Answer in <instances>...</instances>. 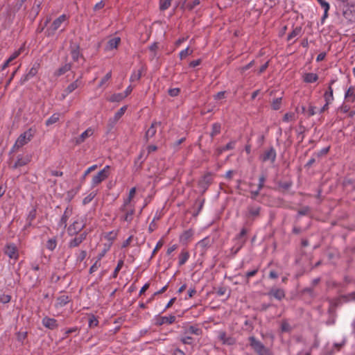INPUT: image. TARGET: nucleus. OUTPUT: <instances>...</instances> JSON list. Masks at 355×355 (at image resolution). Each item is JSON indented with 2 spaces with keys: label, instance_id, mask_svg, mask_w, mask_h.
Returning a JSON list of instances; mask_svg holds the SVG:
<instances>
[{
  "label": "nucleus",
  "instance_id": "obj_1",
  "mask_svg": "<svg viewBox=\"0 0 355 355\" xmlns=\"http://www.w3.org/2000/svg\"><path fill=\"white\" fill-rule=\"evenodd\" d=\"M34 135L35 130L32 128H29L28 130L21 134L13 145L11 149V153L15 152V150L28 144L33 139Z\"/></svg>",
  "mask_w": 355,
  "mask_h": 355
},
{
  "label": "nucleus",
  "instance_id": "obj_2",
  "mask_svg": "<svg viewBox=\"0 0 355 355\" xmlns=\"http://www.w3.org/2000/svg\"><path fill=\"white\" fill-rule=\"evenodd\" d=\"M249 341L250 345L257 355H273L270 349L265 347L262 343L256 339L254 336H250Z\"/></svg>",
  "mask_w": 355,
  "mask_h": 355
},
{
  "label": "nucleus",
  "instance_id": "obj_3",
  "mask_svg": "<svg viewBox=\"0 0 355 355\" xmlns=\"http://www.w3.org/2000/svg\"><path fill=\"white\" fill-rule=\"evenodd\" d=\"M67 20L68 17L65 14L59 16L52 22L51 26L47 28L46 31H45L46 36L49 37L54 35L56 31L61 28L62 25Z\"/></svg>",
  "mask_w": 355,
  "mask_h": 355
},
{
  "label": "nucleus",
  "instance_id": "obj_4",
  "mask_svg": "<svg viewBox=\"0 0 355 355\" xmlns=\"http://www.w3.org/2000/svg\"><path fill=\"white\" fill-rule=\"evenodd\" d=\"M110 166L106 165L102 170L98 172L97 174L93 176L91 186L92 188L96 187L103 181L106 180L110 175Z\"/></svg>",
  "mask_w": 355,
  "mask_h": 355
},
{
  "label": "nucleus",
  "instance_id": "obj_5",
  "mask_svg": "<svg viewBox=\"0 0 355 355\" xmlns=\"http://www.w3.org/2000/svg\"><path fill=\"white\" fill-rule=\"evenodd\" d=\"M120 210L123 213V216L121 217V219L129 223H131L135 214V204L126 205L125 203H123Z\"/></svg>",
  "mask_w": 355,
  "mask_h": 355
},
{
  "label": "nucleus",
  "instance_id": "obj_6",
  "mask_svg": "<svg viewBox=\"0 0 355 355\" xmlns=\"http://www.w3.org/2000/svg\"><path fill=\"white\" fill-rule=\"evenodd\" d=\"M85 227V223L83 219H76L67 228V234L71 236L78 234Z\"/></svg>",
  "mask_w": 355,
  "mask_h": 355
},
{
  "label": "nucleus",
  "instance_id": "obj_7",
  "mask_svg": "<svg viewBox=\"0 0 355 355\" xmlns=\"http://www.w3.org/2000/svg\"><path fill=\"white\" fill-rule=\"evenodd\" d=\"M343 15L347 21H355V3L352 2L343 9Z\"/></svg>",
  "mask_w": 355,
  "mask_h": 355
},
{
  "label": "nucleus",
  "instance_id": "obj_8",
  "mask_svg": "<svg viewBox=\"0 0 355 355\" xmlns=\"http://www.w3.org/2000/svg\"><path fill=\"white\" fill-rule=\"evenodd\" d=\"M4 253L11 259L15 261L19 259V250L14 243H8L4 248Z\"/></svg>",
  "mask_w": 355,
  "mask_h": 355
},
{
  "label": "nucleus",
  "instance_id": "obj_9",
  "mask_svg": "<svg viewBox=\"0 0 355 355\" xmlns=\"http://www.w3.org/2000/svg\"><path fill=\"white\" fill-rule=\"evenodd\" d=\"M87 232L86 231L75 235V237L70 239L68 242V247L69 248H73L78 247L86 239Z\"/></svg>",
  "mask_w": 355,
  "mask_h": 355
},
{
  "label": "nucleus",
  "instance_id": "obj_10",
  "mask_svg": "<svg viewBox=\"0 0 355 355\" xmlns=\"http://www.w3.org/2000/svg\"><path fill=\"white\" fill-rule=\"evenodd\" d=\"M81 78H82V76H80L75 81H73V83H70L67 86V87L64 90V92L62 94V99H64L67 96H68L69 94L73 92L78 87L81 86V85H82Z\"/></svg>",
  "mask_w": 355,
  "mask_h": 355
},
{
  "label": "nucleus",
  "instance_id": "obj_11",
  "mask_svg": "<svg viewBox=\"0 0 355 355\" xmlns=\"http://www.w3.org/2000/svg\"><path fill=\"white\" fill-rule=\"evenodd\" d=\"M277 157V153L273 147H270L269 149L266 150L263 155L261 156V160L263 162L270 161L271 163H274L275 162Z\"/></svg>",
  "mask_w": 355,
  "mask_h": 355
},
{
  "label": "nucleus",
  "instance_id": "obj_12",
  "mask_svg": "<svg viewBox=\"0 0 355 355\" xmlns=\"http://www.w3.org/2000/svg\"><path fill=\"white\" fill-rule=\"evenodd\" d=\"M212 182L211 176L209 173L204 175L201 180L198 182V187L202 190V192L204 193L207 189L208 187L211 184Z\"/></svg>",
  "mask_w": 355,
  "mask_h": 355
},
{
  "label": "nucleus",
  "instance_id": "obj_13",
  "mask_svg": "<svg viewBox=\"0 0 355 355\" xmlns=\"http://www.w3.org/2000/svg\"><path fill=\"white\" fill-rule=\"evenodd\" d=\"M211 239L209 236H207L198 241L196 244V246L200 249L201 254H204L207 250L211 245Z\"/></svg>",
  "mask_w": 355,
  "mask_h": 355
},
{
  "label": "nucleus",
  "instance_id": "obj_14",
  "mask_svg": "<svg viewBox=\"0 0 355 355\" xmlns=\"http://www.w3.org/2000/svg\"><path fill=\"white\" fill-rule=\"evenodd\" d=\"M42 323L43 326L51 330L55 329L58 327V321L55 318H49L48 316H46L42 319Z\"/></svg>",
  "mask_w": 355,
  "mask_h": 355
},
{
  "label": "nucleus",
  "instance_id": "obj_15",
  "mask_svg": "<svg viewBox=\"0 0 355 355\" xmlns=\"http://www.w3.org/2000/svg\"><path fill=\"white\" fill-rule=\"evenodd\" d=\"M268 295L273 297L278 300H282L286 296L285 291L282 288H272L268 293Z\"/></svg>",
  "mask_w": 355,
  "mask_h": 355
},
{
  "label": "nucleus",
  "instance_id": "obj_16",
  "mask_svg": "<svg viewBox=\"0 0 355 355\" xmlns=\"http://www.w3.org/2000/svg\"><path fill=\"white\" fill-rule=\"evenodd\" d=\"M218 337L223 345H232L236 343L234 338L231 336H227L226 332L224 331H218Z\"/></svg>",
  "mask_w": 355,
  "mask_h": 355
},
{
  "label": "nucleus",
  "instance_id": "obj_17",
  "mask_svg": "<svg viewBox=\"0 0 355 355\" xmlns=\"http://www.w3.org/2000/svg\"><path fill=\"white\" fill-rule=\"evenodd\" d=\"M161 125L160 122L153 121L149 128L146 130L145 137L147 141L153 137L157 132V128Z\"/></svg>",
  "mask_w": 355,
  "mask_h": 355
},
{
  "label": "nucleus",
  "instance_id": "obj_18",
  "mask_svg": "<svg viewBox=\"0 0 355 355\" xmlns=\"http://www.w3.org/2000/svg\"><path fill=\"white\" fill-rule=\"evenodd\" d=\"M72 214V209L69 207H67V209L64 210V214L60 218V220L59 222V225L60 227H63V228H66L67 220H69V217Z\"/></svg>",
  "mask_w": 355,
  "mask_h": 355
},
{
  "label": "nucleus",
  "instance_id": "obj_19",
  "mask_svg": "<svg viewBox=\"0 0 355 355\" xmlns=\"http://www.w3.org/2000/svg\"><path fill=\"white\" fill-rule=\"evenodd\" d=\"M175 321V315H169V316H162L158 318L155 322L156 325L161 326L164 324H173Z\"/></svg>",
  "mask_w": 355,
  "mask_h": 355
},
{
  "label": "nucleus",
  "instance_id": "obj_20",
  "mask_svg": "<svg viewBox=\"0 0 355 355\" xmlns=\"http://www.w3.org/2000/svg\"><path fill=\"white\" fill-rule=\"evenodd\" d=\"M320 6L324 9V14L321 18V23L324 24L325 19L328 17V12L330 8L329 3L324 0H317Z\"/></svg>",
  "mask_w": 355,
  "mask_h": 355
},
{
  "label": "nucleus",
  "instance_id": "obj_21",
  "mask_svg": "<svg viewBox=\"0 0 355 355\" xmlns=\"http://www.w3.org/2000/svg\"><path fill=\"white\" fill-rule=\"evenodd\" d=\"M302 80L306 83H313L318 80V76L315 73H305L302 76Z\"/></svg>",
  "mask_w": 355,
  "mask_h": 355
},
{
  "label": "nucleus",
  "instance_id": "obj_22",
  "mask_svg": "<svg viewBox=\"0 0 355 355\" xmlns=\"http://www.w3.org/2000/svg\"><path fill=\"white\" fill-rule=\"evenodd\" d=\"M323 96L327 104H331L334 101L333 87L328 86L327 90L324 92Z\"/></svg>",
  "mask_w": 355,
  "mask_h": 355
},
{
  "label": "nucleus",
  "instance_id": "obj_23",
  "mask_svg": "<svg viewBox=\"0 0 355 355\" xmlns=\"http://www.w3.org/2000/svg\"><path fill=\"white\" fill-rule=\"evenodd\" d=\"M190 254L186 250H182L178 256V265L180 266L184 265L189 259Z\"/></svg>",
  "mask_w": 355,
  "mask_h": 355
},
{
  "label": "nucleus",
  "instance_id": "obj_24",
  "mask_svg": "<svg viewBox=\"0 0 355 355\" xmlns=\"http://www.w3.org/2000/svg\"><path fill=\"white\" fill-rule=\"evenodd\" d=\"M193 236V231L191 229L184 231L180 237V241L182 243H187L191 241Z\"/></svg>",
  "mask_w": 355,
  "mask_h": 355
},
{
  "label": "nucleus",
  "instance_id": "obj_25",
  "mask_svg": "<svg viewBox=\"0 0 355 355\" xmlns=\"http://www.w3.org/2000/svg\"><path fill=\"white\" fill-rule=\"evenodd\" d=\"M261 207L259 206H249L248 207V216L254 218L259 216Z\"/></svg>",
  "mask_w": 355,
  "mask_h": 355
},
{
  "label": "nucleus",
  "instance_id": "obj_26",
  "mask_svg": "<svg viewBox=\"0 0 355 355\" xmlns=\"http://www.w3.org/2000/svg\"><path fill=\"white\" fill-rule=\"evenodd\" d=\"M120 42H121V38L119 37H115L111 38L107 42L106 49L107 50H112V49H116L118 45L119 44Z\"/></svg>",
  "mask_w": 355,
  "mask_h": 355
},
{
  "label": "nucleus",
  "instance_id": "obj_27",
  "mask_svg": "<svg viewBox=\"0 0 355 355\" xmlns=\"http://www.w3.org/2000/svg\"><path fill=\"white\" fill-rule=\"evenodd\" d=\"M30 162V158L28 157H22L21 156H18L17 159L15 164L13 165L14 168H17L20 166H25Z\"/></svg>",
  "mask_w": 355,
  "mask_h": 355
},
{
  "label": "nucleus",
  "instance_id": "obj_28",
  "mask_svg": "<svg viewBox=\"0 0 355 355\" xmlns=\"http://www.w3.org/2000/svg\"><path fill=\"white\" fill-rule=\"evenodd\" d=\"M93 133H94V130L91 128H87L78 138L77 143L80 144V143L83 142L87 138L92 136L93 135Z\"/></svg>",
  "mask_w": 355,
  "mask_h": 355
},
{
  "label": "nucleus",
  "instance_id": "obj_29",
  "mask_svg": "<svg viewBox=\"0 0 355 355\" xmlns=\"http://www.w3.org/2000/svg\"><path fill=\"white\" fill-rule=\"evenodd\" d=\"M345 98L348 101L354 103L355 101V92L353 87H349L345 93Z\"/></svg>",
  "mask_w": 355,
  "mask_h": 355
},
{
  "label": "nucleus",
  "instance_id": "obj_30",
  "mask_svg": "<svg viewBox=\"0 0 355 355\" xmlns=\"http://www.w3.org/2000/svg\"><path fill=\"white\" fill-rule=\"evenodd\" d=\"M69 302V297L67 295H63L57 298L55 306L56 307H62L65 306Z\"/></svg>",
  "mask_w": 355,
  "mask_h": 355
},
{
  "label": "nucleus",
  "instance_id": "obj_31",
  "mask_svg": "<svg viewBox=\"0 0 355 355\" xmlns=\"http://www.w3.org/2000/svg\"><path fill=\"white\" fill-rule=\"evenodd\" d=\"M127 109L126 106H123L121 107L114 114L113 119H110L113 123H116L121 117L124 114L125 110Z\"/></svg>",
  "mask_w": 355,
  "mask_h": 355
},
{
  "label": "nucleus",
  "instance_id": "obj_32",
  "mask_svg": "<svg viewBox=\"0 0 355 355\" xmlns=\"http://www.w3.org/2000/svg\"><path fill=\"white\" fill-rule=\"evenodd\" d=\"M60 114L54 113L45 122L46 126H49L57 123L60 119Z\"/></svg>",
  "mask_w": 355,
  "mask_h": 355
},
{
  "label": "nucleus",
  "instance_id": "obj_33",
  "mask_svg": "<svg viewBox=\"0 0 355 355\" xmlns=\"http://www.w3.org/2000/svg\"><path fill=\"white\" fill-rule=\"evenodd\" d=\"M135 193H136V188L132 187V189H130L128 197L126 198H125L123 200V203H125L126 205L133 204L132 202V201L135 196Z\"/></svg>",
  "mask_w": 355,
  "mask_h": 355
},
{
  "label": "nucleus",
  "instance_id": "obj_34",
  "mask_svg": "<svg viewBox=\"0 0 355 355\" xmlns=\"http://www.w3.org/2000/svg\"><path fill=\"white\" fill-rule=\"evenodd\" d=\"M125 98V95H123V94L117 93V94H112L109 98V101L110 102H119V101H121Z\"/></svg>",
  "mask_w": 355,
  "mask_h": 355
},
{
  "label": "nucleus",
  "instance_id": "obj_35",
  "mask_svg": "<svg viewBox=\"0 0 355 355\" xmlns=\"http://www.w3.org/2000/svg\"><path fill=\"white\" fill-rule=\"evenodd\" d=\"M71 68V65L70 63H67L64 66L61 67L56 71L57 76H61L65 73L67 71H69Z\"/></svg>",
  "mask_w": 355,
  "mask_h": 355
},
{
  "label": "nucleus",
  "instance_id": "obj_36",
  "mask_svg": "<svg viewBox=\"0 0 355 355\" xmlns=\"http://www.w3.org/2000/svg\"><path fill=\"white\" fill-rule=\"evenodd\" d=\"M39 69L40 64L38 63H35L27 73L28 76H30L31 78L34 77L37 73Z\"/></svg>",
  "mask_w": 355,
  "mask_h": 355
},
{
  "label": "nucleus",
  "instance_id": "obj_37",
  "mask_svg": "<svg viewBox=\"0 0 355 355\" xmlns=\"http://www.w3.org/2000/svg\"><path fill=\"white\" fill-rule=\"evenodd\" d=\"M86 257H87V251L86 250H79L76 253V263H80L86 258Z\"/></svg>",
  "mask_w": 355,
  "mask_h": 355
},
{
  "label": "nucleus",
  "instance_id": "obj_38",
  "mask_svg": "<svg viewBox=\"0 0 355 355\" xmlns=\"http://www.w3.org/2000/svg\"><path fill=\"white\" fill-rule=\"evenodd\" d=\"M221 125L218 123H214L212 125V130L211 132V137H214L216 135H218L220 132Z\"/></svg>",
  "mask_w": 355,
  "mask_h": 355
},
{
  "label": "nucleus",
  "instance_id": "obj_39",
  "mask_svg": "<svg viewBox=\"0 0 355 355\" xmlns=\"http://www.w3.org/2000/svg\"><path fill=\"white\" fill-rule=\"evenodd\" d=\"M46 248L53 251L57 246V241L55 238L49 239L46 242Z\"/></svg>",
  "mask_w": 355,
  "mask_h": 355
},
{
  "label": "nucleus",
  "instance_id": "obj_40",
  "mask_svg": "<svg viewBox=\"0 0 355 355\" xmlns=\"http://www.w3.org/2000/svg\"><path fill=\"white\" fill-rule=\"evenodd\" d=\"M36 217V210L35 209H32L28 216H27V224H26V227H29L31 225V223L32 222L35 220Z\"/></svg>",
  "mask_w": 355,
  "mask_h": 355
},
{
  "label": "nucleus",
  "instance_id": "obj_41",
  "mask_svg": "<svg viewBox=\"0 0 355 355\" xmlns=\"http://www.w3.org/2000/svg\"><path fill=\"white\" fill-rule=\"evenodd\" d=\"M295 120V114L294 112H287L284 114L283 117V121L284 122H291L294 121Z\"/></svg>",
  "mask_w": 355,
  "mask_h": 355
},
{
  "label": "nucleus",
  "instance_id": "obj_42",
  "mask_svg": "<svg viewBox=\"0 0 355 355\" xmlns=\"http://www.w3.org/2000/svg\"><path fill=\"white\" fill-rule=\"evenodd\" d=\"M97 193L96 191H92L90 193H89L84 199L83 200V204L84 205L89 203L96 196Z\"/></svg>",
  "mask_w": 355,
  "mask_h": 355
},
{
  "label": "nucleus",
  "instance_id": "obj_43",
  "mask_svg": "<svg viewBox=\"0 0 355 355\" xmlns=\"http://www.w3.org/2000/svg\"><path fill=\"white\" fill-rule=\"evenodd\" d=\"M141 76V70L134 71L130 76V80L131 82L139 80L140 79Z\"/></svg>",
  "mask_w": 355,
  "mask_h": 355
},
{
  "label": "nucleus",
  "instance_id": "obj_44",
  "mask_svg": "<svg viewBox=\"0 0 355 355\" xmlns=\"http://www.w3.org/2000/svg\"><path fill=\"white\" fill-rule=\"evenodd\" d=\"M188 333H190L191 334L194 335H201L202 334V329L196 327V326H190L187 330Z\"/></svg>",
  "mask_w": 355,
  "mask_h": 355
},
{
  "label": "nucleus",
  "instance_id": "obj_45",
  "mask_svg": "<svg viewBox=\"0 0 355 355\" xmlns=\"http://www.w3.org/2000/svg\"><path fill=\"white\" fill-rule=\"evenodd\" d=\"M71 58L74 61H77L79 58L82 57L81 53L79 51V46H77L76 49H73L71 52Z\"/></svg>",
  "mask_w": 355,
  "mask_h": 355
},
{
  "label": "nucleus",
  "instance_id": "obj_46",
  "mask_svg": "<svg viewBox=\"0 0 355 355\" xmlns=\"http://www.w3.org/2000/svg\"><path fill=\"white\" fill-rule=\"evenodd\" d=\"M123 263H124V262L121 259L118 261L117 266L115 268V269H114V270L113 272V274H112V277L113 278H116L119 270L122 268V267L123 266Z\"/></svg>",
  "mask_w": 355,
  "mask_h": 355
},
{
  "label": "nucleus",
  "instance_id": "obj_47",
  "mask_svg": "<svg viewBox=\"0 0 355 355\" xmlns=\"http://www.w3.org/2000/svg\"><path fill=\"white\" fill-rule=\"evenodd\" d=\"M24 51V47H20L18 50L15 51L12 53V54L9 57L8 62H12L15 59H16Z\"/></svg>",
  "mask_w": 355,
  "mask_h": 355
},
{
  "label": "nucleus",
  "instance_id": "obj_48",
  "mask_svg": "<svg viewBox=\"0 0 355 355\" xmlns=\"http://www.w3.org/2000/svg\"><path fill=\"white\" fill-rule=\"evenodd\" d=\"M300 31H301L300 28H295L294 30H293V31L291 33L288 34V35L287 37V40L290 41L292 39H293L294 37H295L296 36H297L300 33Z\"/></svg>",
  "mask_w": 355,
  "mask_h": 355
},
{
  "label": "nucleus",
  "instance_id": "obj_49",
  "mask_svg": "<svg viewBox=\"0 0 355 355\" xmlns=\"http://www.w3.org/2000/svg\"><path fill=\"white\" fill-rule=\"evenodd\" d=\"M193 53V50L190 49L189 47L182 50L180 53V58L181 60L184 59L187 55H191Z\"/></svg>",
  "mask_w": 355,
  "mask_h": 355
},
{
  "label": "nucleus",
  "instance_id": "obj_50",
  "mask_svg": "<svg viewBox=\"0 0 355 355\" xmlns=\"http://www.w3.org/2000/svg\"><path fill=\"white\" fill-rule=\"evenodd\" d=\"M282 104V98H277L273 100L272 103V107L274 110H277L280 108Z\"/></svg>",
  "mask_w": 355,
  "mask_h": 355
},
{
  "label": "nucleus",
  "instance_id": "obj_51",
  "mask_svg": "<svg viewBox=\"0 0 355 355\" xmlns=\"http://www.w3.org/2000/svg\"><path fill=\"white\" fill-rule=\"evenodd\" d=\"M235 146V141H231L229 143H227L224 147H223L221 149L219 150V153H222L225 150H232L234 148Z\"/></svg>",
  "mask_w": 355,
  "mask_h": 355
},
{
  "label": "nucleus",
  "instance_id": "obj_52",
  "mask_svg": "<svg viewBox=\"0 0 355 355\" xmlns=\"http://www.w3.org/2000/svg\"><path fill=\"white\" fill-rule=\"evenodd\" d=\"M281 329L283 332H288L291 330V327L287 321H283L281 324Z\"/></svg>",
  "mask_w": 355,
  "mask_h": 355
},
{
  "label": "nucleus",
  "instance_id": "obj_53",
  "mask_svg": "<svg viewBox=\"0 0 355 355\" xmlns=\"http://www.w3.org/2000/svg\"><path fill=\"white\" fill-rule=\"evenodd\" d=\"M112 77V73L111 71L108 72L101 80L99 83L98 87H102L103 85L107 82Z\"/></svg>",
  "mask_w": 355,
  "mask_h": 355
},
{
  "label": "nucleus",
  "instance_id": "obj_54",
  "mask_svg": "<svg viewBox=\"0 0 355 355\" xmlns=\"http://www.w3.org/2000/svg\"><path fill=\"white\" fill-rule=\"evenodd\" d=\"M98 168V166L96 164L92 165L90 167H89L83 173V179H85V178L92 172L95 171Z\"/></svg>",
  "mask_w": 355,
  "mask_h": 355
},
{
  "label": "nucleus",
  "instance_id": "obj_55",
  "mask_svg": "<svg viewBox=\"0 0 355 355\" xmlns=\"http://www.w3.org/2000/svg\"><path fill=\"white\" fill-rule=\"evenodd\" d=\"M338 110L342 113L346 114L349 112L350 107L349 105L344 103L339 107Z\"/></svg>",
  "mask_w": 355,
  "mask_h": 355
},
{
  "label": "nucleus",
  "instance_id": "obj_56",
  "mask_svg": "<svg viewBox=\"0 0 355 355\" xmlns=\"http://www.w3.org/2000/svg\"><path fill=\"white\" fill-rule=\"evenodd\" d=\"M101 267V263L99 261L96 260L95 263L90 267L89 273L92 274L96 272Z\"/></svg>",
  "mask_w": 355,
  "mask_h": 355
},
{
  "label": "nucleus",
  "instance_id": "obj_57",
  "mask_svg": "<svg viewBox=\"0 0 355 355\" xmlns=\"http://www.w3.org/2000/svg\"><path fill=\"white\" fill-rule=\"evenodd\" d=\"M180 92V89L178 87L169 89L168 91V94L173 97L178 96Z\"/></svg>",
  "mask_w": 355,
  "mask_h": 355
},
{
  "label": "nucleus",
  "instance_id": "obj_58",
  "mask_svg": "<svg viewBox=\"0 0 355 355\" xmlns=\"http://www.w3.org/2000/svg\"><path fill=\"white\" fill-rule=\"evenodd\" d=\"M98 324V320L95 318V316L92 315L89 319V327H96Z\"/></svg>",
  "mask_w": 355,
  "mask_h": 355
},
{
  "label": "nucleus",
  "instance_id": "obj_59",
  "mask_svg": "<svg viewBox=\"0 0 355 355\" xmlns=\"http://www.w3.org/2000/svg\"><path fill=\"white\" fill-rule=\"evenodd\" d=\"M11 300V296L9 295L1 294L0 295V302L6 304L8 303Z\"/></svg>",
  "mask_w": 355,
  "mask_h": 355
},
{
  "label": "nucleus",
  "instance_id": "obj_60",
  "mask_svg": "<svg viewBox=\"0 0 355 355\" xmlns=\"http://www.w3.org/2000/svg\"><path fill=\"white\" fill-rule=\"evenodd\" d=\"M27 337L26 331H19L17 334V338L19 341L23 342Z\"/></svg>",
  "mask_w": 355,
  "mask_h": 355
},
{
  "label": "nucleus",
  "instance_id": "obj_61",
  "mask_svg": "<svg viewBox=\"0 0 355 355\" xmlns=\"http://www.w3.org/2000/svg\"><path fill=\"white\" fill-rule=\"evenodd\" d=\"M172 0H164L160 5V9L162 10H166L171 6Z\"/></svg>",
  "mask_w": 355,
  "mask_h": 355
},
{
  "label": "nucleus",
  "instance_id": "obj_62",
  "mask_svg": "<svg viewBox=\"0 0 355 355\" xmlns=\"http://www.w3.org/2000/svg\"><path fill=\"white\" fill-rule=\"evenodd\" d=\"M200 4V0H193L192 2L188 3L187 7L189 10H193L196 6Z\"/></svg>",
  "mask_w": 355,
  "mask_h": 355
},
{
  "label": "nucleus",
  "instance_id": "obj_63",
  "mask_svg": "<svg viewBox=\"0 0 355 355\" xmlns=\"http://www.w3.org/2000/svg\"><path fill=\"white\" fill-rule=\"evenodd\" d=\"M253 64H254V61L252 60L250 63H248V64L240 67L239 69V70L241 71V73H244L246 70H248L250 68H251L253 66Z\"/></svg>",
  "mask_w": 355,
  "mask_h": 355
},
{
  "label": "nucleus",
  "instance_id": "obj_64",
  "mask_svg": "<svg viewBox=\"0 0 355 355\" xmlns=\"http://www.w3.org/2000/svg\"><path fill=\"white\" fill-rule=\"evenodd\" d=\"M193 338L190 336H185L181 338L180 340L183 344L191 345Z\"/></svg>",
  "mask_w": 355,
  "mask_h": 355
}]
</instances>
